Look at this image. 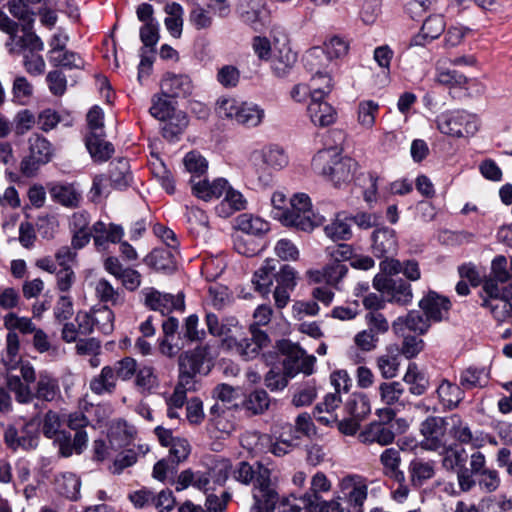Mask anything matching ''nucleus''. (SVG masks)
<instances>
[{"mask_svg": "<svg viewBox=\"0 0 512 512\" xmlns=\"http://www.w3.org/2000/svg\"><path fill=\"white\" fill-rule=\"evenodd\" d=\"M7 386L14 393L17 402L22 404L31 403L34 399L42 403H58L62 400L58 378L47 371L39 372L33 389L12 374L7 376Z\"/></svg>", "mask_w": 512, "mask_h": 512, "instance_id": "f257e3e1", "label": "nucleus"}, {"mask_svg": "<svg viewBox=\"0 0 512 512\" xmlns=\"http://www.w3.org/2000/svg\"><path fill=\"white\" fill-rule=\"evenodd\" d=\"M501 484L498 470L487 465L486 456L474 451L469 456V468L462 471L459 479L460 492L468 493L476 486L485 493L495 492Z\"/></svg>", "mask_w": 512, "mask_h": 512, "instance_id": "f03ea898", "label": "nucleus"}, {"mask_svg": "<svg viewBox=\"0 0 512 512\" xmlns=\"http://www.w3.org/2000/svg\"><path fill=\"white\" fill-rule=\"evenodd\" d=\"M312 168L339 186L352 180L357 163L350 157L341 156L334 149H325L314 155Z\"/></svg>", "mask_w": 512, "mask_h": 512, "instance_id": "7ed1b4c3", "label": "nucleus"}, {"mask_svg": "<svg viewBox=\"0 0 512 512\" xmlns=\"http://www.w3.org/2000/svg\"><path fill=\"white\" fill-rule=\"evenodd\" d=\"M289 204V208L279 214V220L283 225L299 231L311 232L316 226L322 224L323 218L313 213L312 204L307 194H295Z\"/></svg>", "mask_w": 512, "mask_h": 512, "instance_id": "20e7f679", "label": "nucleus"}, {"mask_svg": "<svg viewBox=\"0 0 512 512\" xmlns=\"http://www.w3.org/2000/svg\"><path fill=\"white\" fill-rule=\"evenodd\" d=\"M209 347L198 345L194 349L185 351L179 355L178 379L181 385H196L198 377L206 375L210 371L208 364Z\"/></svg>", "mask_w": 512, "mask_h": 512, "instance_id": "39448f33", "label": "nucleus"}, {"mask_svg": "<svg viewBox=\"0 0 512 512\" xmlns=\"http://www.w3.org/2000/svg\"><path fill=\"white\" fill-rule=\"evenodd\" d=\"M436 123L441 133L455 137L474 135L480 125L478 117L465 110L443 112L437 116Z\"/></svg>", "mask_w": 512, "mask_h": 512, "instance_id": "423d86ee", "label": "nucleus"}, {"mask_svg": "<svg viewBox=\"0 0 512 512\" xmlns=\"http://www.w3.org/2000/svg\"><path fill=\"white\" fill-rule=\"evenodd\" d=\"M253 504L249 512H274L281 498L271 482L270 470L258 464V475L253 487Z\"/></svg>", "mask_w": 512, "mask_h": 512, "instance_id": "0eeeda50", "label": "nucleus"}, {"mask_svg": "<svg viewBox=\"0 0 512 512\" xmlns=\"http://www.w3.org/2000/svg\"><path fill=\"white\" fill-rule=\"evenodd\" d=\"M485 297L482 306L488 308L498 322L512 317V285L498 286L493 281H485L482 286Z\"/></svg>", "mask_w": 512, "mask_h": 512, "instance_id": "6e6552de", "label": "nucleus"}, {"mask_svg": "<svg viewBox=\"0 0 512 512\" xmlns=\"http://www.w3.org/2000/svg\"><path fill=\"white\" fill-rule=\"evenodd\" d=\"M27 143L28 154L22 159L20 170L23 175L30 177L52 160L54 147L48 139L38 133L31 134Z\"/></svg>", "mask_w": 512, "mask_h": 512, "instance_id": "1a4fd4ad", "label": "nucleus"}, {"mask_svg": "<svg viewBox=\"0 0 512 512\" xmlns=\"http://www.w3.org/2000/svg\"><path fill=\"white\" fill-rule=\"evenodd\" d=\"M370 412L369 399L363 394H352L344 405L338 430L344 435L354 436Z\"/></svg>", "mask_w": 512, "mask_h": 512, "instance_id": "9d476101", "label": "nucleus"}, {"mask_svg": "<svg viewBox=\"0 0 512 512\" xmlns=\"http://www.w3.org/2000/svg\"><path fill=\"white\" fill-rule=\"evenodd\" d=\"M333 88L332 78L325 77L324 87H314L311 93V100L308 104L307 111L314 125L326 127L333 124L336 120V112L334 108L323 101Z\"/></svg>", "mask_w": 512, "mask_h": 512, "instance_id": "9b49d317", "label": "nucleus"}, {"mask_svg": "<svg viewBox=\"0 0 512 512\" xmlns=\"http://www.w3.org/2000/svg\"><path fill=\"white\" fill-rule=\"evenodd\" d=\"M373 287L385 297L387 302L406 306L412 302L411 285L402 278H394L377 274L373 279Z\"/></svg>", "mask_w": 512, "mask_h": 512, "instance_id": "f8f14e48", "label": "nucleus"}, {"mask_svg": "<svg viewBox=\"0 0 512 512\" xmlns=\"http://www.w3.org/2000/svg\"><path fill=\"white\" fill-rule=\"evenodd\" d=\"M39 430L34 421H28L20 425H9L4 432V442L8 448L16 451L32 450L38 446Z\"/></svg>", "mask_w": 512, "mask_h": 512, "instance_id": "ddd939ff", "label": "nucleus"}, {"mask_svg": "<svg viewBox=\"0 0 512 512\" xmlns=\"http://www.w3.org/2000/svg\"><path fill=\"white\" fill-rule=\"evenodd\" d=\"M236 13L240 21L255 32L266 26L270 15L266 0H240Z\"/></svg>", "mask_w": 512, "mask_h": 512, "instance_id": "4468645a", "label": "nucleus"}, {"mask_svg": "<svg viewBox=\"0 0 512 512\" xmlns=\"http://www.w3.org/2000/svg\"><path fill=\"white\" fill-rule=\"evenodd\" d=\"M343 498L348 506L364 512V503L368 498V481L357 474L343 477L339 483Z\"/></svg>", "mask_w": 512, "mask_h": 512, "instance_id": "2eb2a0df", "label": "nucleus"}, {"mask_svg": "<svg viewBox=\"0 0 512 512\" xmlns=\"http://www.w3.org/2000/svg\"><path fill=\"white\" fill-rule=\"evenodd\" d=\"M446 420L438 416L427 417L420 425L423 436L420 446L426 451L437 452L446 444Z\"/></svg>", "mask_w": 512, "mask_h": 512, "instance_id": "dca6fc26", "label": "nucleus"}, {"mask_svg": "<svg viewBox=\"0 0 512 512\" xmlns=\"http://www.w3.org/2000/svg\"><path fill=\"white\" fill-rule=\"evenodd\" d=\"M144 296V304L150 310L159 311L162 315H168L173 311H183L185 307L184 296L162 293L154 287H146L141 291Z\"/></svg>", "mask_w": 512, "mask_h": 512, "instance_id": "f3484780", "label": "nucleus"}, {"mask_svg": "<svg viewBox=\"0 0 512 512\" xmlns=\"http://www.w3.org/2000/svg\"><path fill=\"white\" fill-rule=\"evenodd\" d=\"M250 338L236 339L228 350L239 355L243 360H252L256 358L262 349L270 344V338L267 333L255 325H250Z\"/></svg>", "mask_w": 512, "mask_h": 512, "instance_id": "a211bd4d", "label": "nucleus"}, {"mask_svg": "<svg viewBox=\"0 0 512 512\" xmlns=\"http://www.w3.org/2000/svg\"><path fill=\"white\" fill-rule=\"evenodd\" d=\"M205 323L208 332L212 336L220 338L223 346L227 349L235 344L237 334L241 330L239 321L234 316H226L220 320L216 314L208 312L205 315Z\"/></svg>", "mask_w": 512, "mask_h": 512, "instance_id": "6ab92c4d", "label": "nucleus"}, {"mask_svg": "<svg viewBox=\"0 0 512 512\" xmlns=\"http://www.w3.org/2000/svg\"><path fill=\"white\" fill-rule=\"evenodd\" d=\"M11 55L22 56L29 51L43 50L44 44L31 25H21L5 42Z\"/></svg>", "mask_w": 512, "mask_h": 512, "instance_id": "aec40b11", "label": "nucleus"}, {"mask_svg": "<svg viewBox=\"0 0 512 512\" xmlns=\"http://www.w3.org/2000/svg\"><path fill=\"white\" fill-rule=\"evenodd\" d=\"M419 307L431 322H441L448 318L451 302L447 297L430 291L420 300Z\"/></svg>", "mask_w": 512, "mask_h": 512, "instance_id": "412c9836", "label": "nucleus"}, {"mask_svg": "<svg viewBox=\"0 0 512 512\" xmlns=\"http://www.w3.org/2000/svg\"><path fill=\"white\" fill-rule=\"evenodd\" d=\"M441 455V466L448 472H456L457 484L459 485V479L462 471L468 470L469 466H466L468 455L466 450L457 445H444L438 451Z\"/></svg>", "mask_w": 512, "mask_h": 512, "instance_id": "4be33fe9", "label": "nucleus"}, {"mask_svg": "<svg viewBox=\"0 0 512 512\" xmlns=\"http://www.w3.org/2000/svg\"><path fill=\"white\" fill-rule=\"evenodd\" d=\"M437 471V462L432 459L422 457L413 458L408 465V474L411 485L415 488H421L429 480L435 477Z\"/></svg>", "mask_w": 512, "mask_h": 512, "instance_id": "5701e85b", "label": "nucleus"}, {"mask_svg": "<svg viewBox=\"0 0 512 512\" xmlns=\"http://www.w3.org/2000/svg\"><path fill=\"white\" fill-rule=\"evenodd\" d=\"M191 184L192 193L199 199L210 201L220 198L224 192L229 188V182L225 178H216L209 181L205 177L195 181L189 180Z\"/></svg>", "mask_w": 512, "mask_h": 512, "instance_id": "b1692460", "label": "nucleus"}, {"mask_svg": "<svg viewBox=\"0 0 512 512\" xmlns=\"http://www.w3.org/2000/svg\"><path fill=\"white\" fill-rule=\"evenodd\" d=\"M163 96L170 98L187 97L192 93L193 84L188 75L166 73L161 80Z\"/></svg>", "mask_w": 512, "mask_h": 512, "instance_id": "393cba45", "label": "nucleus"}, {"mask_svg": "<svg viewBox=\"0 0 512 512\" xmlns=\"http://www.w3.org/2000/svg\"><path fill=\"white\" fill-rule=\"evenodd\" d=\"M446 22L442 15H431L425 19L419 33L412 37L411 46H425L442 35Z\"/></svg>", "mask_w": 512, "mask_h": 512, "instance_id": "a878e982", "label": "nucleus"}, {"mask_svg": "<svg viewBox=\"0 0 512 512\" xmlns=\"http://www.w3.org/2000/svg\"><path fill=\"white\" fill-rule=\"evenodd\" d=\"M54 444L58 447V453L62 457H70L74 453L81 454L87 446L88 436L86 431L75 432L72 438L70 432L62 431L53 438Z\"/></svg>", "mask_w": 512, "mask_h": 512, "instance_id": "bb28decb", "label": "nucleus"}, {"mask_svg": "<svg viewBox=\"0 0 512 512\" xmlns=\"http://www.w3.org/2000/svg\"><path fill=\"white\" fill-rule=\"evenodd\" d=\"M372 252L377 258L393 255L397 252L396 233L388 227L377 228L372 233Z\"/></svg>", "mask_w": 512, "mask_h": 512, "instance_id": "cd10ccee", "label": "nucleus"}, {"mask_svg": "<svg viewBox=\"0 0 512 512\" xmlns=\"http://www.w3.org/2000/svg\"><path fill=\"white\" fill-rule=\"evenodd\" d=\"M395 434L386 423L374 421L368 424L359 434L358 440L363 444L377 443L387 446L394 442Z\"/></svg>", "mask_w": 512, "mask_h": 512, "instance_id": "c85d7f7f", "label": "nucleus"}, {"mask_svg": "<svg viewBox=\"0 0 512 512\" xmlns=\"http://www.w3.org/2000/svg\"><path fill=\"white\" fill-rule=\"evenodd\" d=\"M431 321L425 315L423 316L420 311L411 310L404 317H398L392 324V328L396 334L404 336L405 330L417 333L419 335L425 334L430 328Z\"/></svg>", "mask_w": 512, "mask_h": 512, "instance_id": "c756f323", "label": "nucleus"}, {"mask_svg": "<svg viewBox=\"0 0 512 512\" xmlns=\"http://www.w3.org/2000/svg\"><path fill=\"white\" fill-rule=\"evenodd\" d=\"M176 252L168 248H154L143 259L144 263L157 272L170 274L176 270Z\"/></svg>", "mask_w": 512, "mask_h": 512, "instance_id": "7c9ffc66", "label": "nucleus"}, {"mask_svg": "<svg viewBox=\"0 0 512 512\" xmlns=\"http://www.w3.org/2000/svg\"><path fill=\"white\" fill-rule=\"evenodd\" d=\"M342 402L341 395L337 393H328L325 395L322 402L318 403L313 411L315 419L325 426H331L335 423L338 426L339 419L335 410Z\"/></svg>", "mask_w": 512, "mask_h": 512, "instance_id": "2f4dec72", "label": "nucleus"}, {"mask_svg": "<svg viewBox=\"0 0 512 512\" xmlns=\"http://www.w3.org/2000/svg\"><path fill=\"white\" fill-rule=\"evenodd\" d=\"M42 0H9L7 3L11 15L17 18L20 25L33 26L37 13L41 12Z\"/></svg>", "mask_w": 512, "mask_h": 512, "instance_id": "473e14b6", "label": "nucleus"}, {"mask_svg": "<svg viewBox=\"0 0 512 512\" xmlns=\"http://www.w3.org/2000/svg\"><path fill=\"white\" fill-rule=\"evenodd\" d=\"M436 394L440 404L447 410L457 408L465 398V391L461 385L447 379L441 380L436 389Z\"/></svg>", "mask_w": 512, "mask_h": 512, "instance_id": "72a5a7b5", "label": "nucleus"}, {"mask_svg": "<svg viewBox=\"0 0 512 512\" xmlns=\"http://www.w3.org/2000/svg\"><path fill=\"white\" fill-rule=\"evenodd\" d=\"M305 67L313 74V81L331 77L327 71L328 64L331 62L325 54L322 47H313L306 52L304 57Z\"/></svg>", "mask_w": 512, "mask_h": 512, "instance_id": "f704fd0d", "label": "nucleus"}, {"mask_svg": "<svg viewBox=\"0 0 512 512\" xmlns=\"http://www.w3.org/2000/svg\"><path fill=\"white\" fill-rule=\"evenodd\" d=\"M293 377L290 370V358L284 357L278 365H273L264 378L265 386L271 391L283 390L288 385V379Z\"/></svg>", "mask_w": 512, "mask_h": 512, "instance_id": "c9c22d12", "label": "nucleus"}, {"mask_svg": "<svg viewBox=\"0 0 512 512\" xmlns=\"http://www.w3.org/2000/svg\"><path fill=\"white\" fill-rule=\"evenodd\" d=\"M278 264V260L266 259L261 267L254 272L252 283L255 290L262 296H266L270 293V288L275 279V271Z\"/></svg>", "mask_w": 512, "mask_h": 512, "instance_id": "e433bc0d", "label": "nucleus"}, {"mask_svg": "<svg viewBox=\"0 0 512 512\" xmlns=\"http://www.w3.org/2000/svg\"><path fill=\"white\" fill-rule=\"evenodd\" d=\"M105 133L86 134L85 145L92 159L96 162L107 161L114 153L112 143L106 141Z\"/></svg>", "mask_w": 512, "mask_h": 512, "instance_id": "4c0bfd02", "label": "nucleus"}, {"mask_svg": "<svg viewBox=\"0 0 512 512\" xmlns=\"http://www.w3.org/2000/svg\"><path fill=\"white\" fill-rule=\"evenodd\" d=\"M49 193L53 201L67 208H76L82 201L81 192L69 183L54 184L49 189Z\"/></svg>", "mask_w": 512, "mask_h": 512, "instance_id": "58836bf2", "label": "nucleus"}, {"mask_svg": "<svg viewBox=\"0 0 512 512\" xmlns=\"http://www.w3.org/2000/svg\"><path fill=\"white\" fill-rule=\"evenodd\" d=\"M382 473L390 480L403 481L404 471L400 469L402 458L400 450L394 447L383 450L379 457Z\"/></svg>", "mask_w": 512, "mask_h": 512, "instance_id": "ea45409f", "label": "nucleus"}, {"mask_svg": "<svg viewBox=\"0 0 512 512\" xmlns=\"http://www.w3.org/2000/svg\"><path fill=\"white\" fill-rule=\"evenodd\" d=\"M488 382L489 371L484 367L469 366L460 372L459 383L464 391L484 388Z\"/></svg>", "mask_w": 512, "mask_h": 512, "instance_id": "a19ab883", "label": "nucleus"}, {"mask_svg": "<svg viewBox=\"0 0 512 512\" xmlns=\"http://www.w3.org/2000/svg\"><path fill=\"white\" fill-rule=\"evenodd\" d=\"M116 374L112 366H104L99 375L90 380L89 388L96 395L112 394L116 389Z\"/></svg>", "mask_w": 512, "mask_h": 512, "instance_id": "79ce46f5", "label": "nucleus"}, {"mask_svg": "<svg viewBox=\"0 0 512 512\" xmlns=\"http://www.w3.org/2000/svg\"><path fill=\"white\" fill-rule=\"evenodd\" d=\"M56 490L65 498L76 501L80 496L81 480L72 472H63L55 478Z\"/></svg>", "mask_w": 512, "mask_h": 512, "instance_id": "37998d69", "label": "nucleus"}, {"mask_svg": "<svg viewBox=\"0 0 512 512\" xmlns=\"http://www.w3.org/2000/svg\"><path fill=\"white\" fill-rule=\"evenodd\" d=\"M236 227L243 234L249 236H261L270 230L269 222L248 213H243L237 217Z\"/></svg>", "mask_w": 512, "mask_h": 512, "instance_id": "c03bdc74", "label": "nucleus"}, {"mask_svg": "<svg viewBox=\"0 0 512 512\" xmlns=\"http://www.w3.org/2000/svg\"><path fill=\"white\" fill-rule=\"evenodd\" d=\"M296 61L297 54L290 47L284 45L272 57V71L277 77L283 78L288 75Z\"/></svg>", "mask_w": 512, "mask_h": 512, "instance_id": "a18cd8bd", "label": "nucleus"}, {"mask_svg": "<svg viewBox=\"0 0 512 512\" xmlns=\"http://www.w3.org/2000/svg\"><path fill=\"white\" fill-rule=\"evenodd\" d=\"M48 61L53 67H61L66 70H82L85 67L83 57L79 53L67 48L61 50L57 54L51 55L48 58Z\"/></svg>", "mask_w": 512, "mask_h": 512, "instance_id": "49530a36", "label": "nucleus"}, {"mask_svg": "<svg viewBox=\"0 0 512 512\" xmlns=\"http://www.w3.org/2000/svg\"><path fill=\"white\" fill-rule=\"evenodd\" d=\"M273 172L274 169L268 163H265L258 154L255 152L251 154L247 173L257 180L259 186H269L272 182Z\"/></svg>", "mask_w": 512, "mask_h": 512, "instance_id": "de8ad7c7", "label": "nucleus"}, {"mask_svg": "<svg viewBox=\"0 0 512 512\" xmlns=\"http://www.w3.org/2000/svg\"><path fill=\"white\" fill-rule=\"evenodd\" d=\"M129 162L125 158H119L115 161H112L109 165V178L112 186L115 189H124L126 188L130 181L131 175L129 172Z\"/></svg>", "mask_w": 512, "mask_h": 512, "instance_id": "09e8293b", "label": "nucleus"}, {"mask_svg": "<svg viewBox=\"0 0 512 512\" xmlns=\"http://www.w3.org/2000/svg\"><path fill=\"white\" fill-rule=\"evenodd\" d=\"M339 499L340 497L332 500H324L322 496L315 494L302 495L299 498L308 512H338L341 505Z\"/></svg>", "mask_w": 512, "mask_h": 512, "instance_id": "8fccbe9b", "label": "nucleus"}, {"mask_svg": "<svg viewBox=\"0 0 512 512\" xmlns=\"http://www.w3.org/2000/svg\"><path fill=\"white\" fill-rule=\"evenodd\" d=\"M325 234L334 241H346L352 237L348 216L337 214L336 219L324 227Z\"/></svg>", "mask_w": 512, "mask_h": 512, "instance_id": "3c124183", "label": "nucleus"}, {"mask_svg": "<svg viewBox=\"0 0 512 512\" xmlns=\"http://www.w3.org/2000/svg\"><path fill=\"white\" fill-rule=\"evenodd\" d=\"M403 380L409 385V392L416 396L425 394L429 387L427 377L418 370L416 364H409Z\"/></svg>", "mask_w": 512, "mask_h": 512, "instance_id": "603ef678", "label": "nucleus"}, {"mask_svg": "<svg viewBox=\"0 0 512 512\" xmlns=\"http://www.w3.org/2000/svg\"><path fill=\"white\" fill-rule=\"evenodd\" d=\"M224 194V200L217 207L220 214L229 216L235 211L244 210L246 208L247 201L241 192L233 189L229 185V188L224 192Z\"/></svg>", "mask_w": 512, "mask_h": 512, "instance_id": "864d4df0", "label": "nucleus"}, {"mask_svg": "<svg viewBox=\"0 0 512 512\" xmlns=\"http://www.w3.org/2000/svg\"><path fill=\"white\" fill-rule=\"evenodd\" d=\"M165 124L162 127V135L169 141H174L183 133L188 125V118L185 113L179 111L175 112L170 118L164 121Z\"/></svg>", "mask_w": 512, "mask_h": 512, "instance_id": "5fc2aeb1", "label": "nucleus"}, {"mask_svg": "<svg viewBox=\"0 0 512 512\" xmlns=\"http://www.w3.org/2000/svg\"><path fill=\"white\" fill-rule=\"evenodd\" d=\"M269 404L268 393L263 389H256L245 397L243 407L253 415H258L264 413L269 408Z\"/></svg>", "mask_w": 512, "mask_h": 512, "instance_id": "6e6d98bb", "label": "nucleus"}, {"mask_svg": "<svg viewBox=\"0 0 512 512\" xmlns=\"http://www.w3.org/2000/svg\"><path fill=\"white\" fill-rule=\"evenodd\" d=\"M183 163L186 171L191 174L190 179H195V181L202 179L208 169L207 160L197 151L188 152L183 159Z\"/></svg>", "mask_w": 512, "mask_h": 512, "instance_id": "4d7b16f0", "label": "nucleus"}, {"mask_svg": "<svg viewBox=\"0 0 512 512\" xmlns=\"http://www.w3.org/2000/svg\"><path fill=\"white\" fill-rule=\"evenodd\" d=\"M453 438L461 444L471 445L473 448L479 449L484 445V439L478 435H474L468 424L458 420V424H454L451 429Z\"/></svg>", "mask_w": 512, "mask_h": 512, "instance_id": "13d9d810", "label": "nucleus"}, {"mask_svg": "<svg viewBox=\"0 0 512 512\" xmlns=\"http://www.w3.org/2000/svg\"><path fill=\"white\" fill-rule=\"evenodd\" d=\"M264 117V110L258 105L241 103L236 122L247 127L258 126Z\"/></svg>", "mask_w": 512, "mask_h": 512, "instance_id": "bf43d9fd", "label": "nucleus"}, {"mask_svg": "<svg viewBox=\"0 0 512 512\" xmlns=\"http://www.w3.org/2000/svg\"><path fill=\"white\" fill-rule=\"evenodd\" d=\"M181 337L189 343L202 342L205 340L206 331L199 329V317L197 314H191L184 319Z\"/></svg>", "mask_w": 512, "mask_h": 512, "instance_id": "052dcab7", "label": "nucleus"}, {"mask_svg": "<svg viewBox=\"0 0 512 512\" xmlns=\"http://www.w3.org/2000/svg\"><path fill=\"white\" fill-rule=\"evenodd\" d=\"M232 474V463L227 458H215L208 469V475L214 484L223 486Z\"/></svg>", "mask_w": 512, "mask_h": 512, "instance_id": "680f3d73", "label": "nucleus"}, {"mask_svg": "<svg viewBox=\"0 0 512 512\" xmlns=\"http://www.w3.org/2000/svg\"><path fill=\"white\" fill-rule=\"evenodd\" d=\"M92 316L95 328L104 335H109L114 330V313L108 306L94 308Z\"/></svg>", "mask_w": 512, "mask_h": 512, "instance_id": "e2e57ef3", "label": "nucleus"}, {"mask_svg": "<svg viewBox=\"0 0 512 512\" xmlns=\"http://www.w3.org/2000/svg\"><path fill=\"white\" fill-rule=\"evenodd\" d=\"M379 113V104L373 100L359 102L357 108V121L365 129H371Z\"/></svg>", "mask_w": 512, "mask_h": 512, "instance_id": "0e129e2a", "label": "nucleus"}, {"mask_svg": "<svg viewBox=\"0 0 512 512\" xmlns=\"http://www.w3.org/2000/svg\"><path fill=\"white\" fill-rule=\"evenodd\" d=\"M380 399L382 403L387 406H392L400 403L405 390L400 382H383L378 387Z\"/></svg>", "mask_w": 512, "mask_h": 512, "instance_id": "69168bd1", "label": "nucleus"}, {"mask_svg": "<svg viewBox=\"0 0 512 512\" xmlns=\"http://www.w3.org/2000/svg\"><path fill=\"white\" fill-rule=\"evenodd\" d=\"M265 163H268L274 169L280 170L288 163V158L284 151L277 146L265 147L261 150L254 151Z\"/></svg>", "mask_w": 512, "mask_h": 512, "instance_id": "338daca9", "label": "nucleus"}, {"mask_svg": "<svg viewBox=\"0 0 512 512\" xmlns=\"http://www.w3.org/2000/svg\"><path fill=\"white\" fill-rule=\"evenodd\" d=\"M63 422L64 419L58 412L48 410L41 421V431L43 435L48 439H53L63 431L61 430Z\"/></svg>", "mask_w": 512, "mask_h": 512, "instance_id": "774afa93", "label": "nucleus"}]
</instances>
